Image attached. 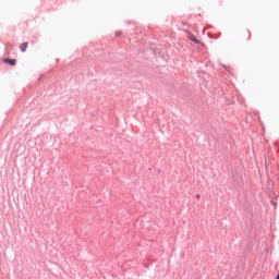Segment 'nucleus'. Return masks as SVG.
<instances>
[{
  "mask_svg": "<svg viewBox=\"0 0 279 279\" xmlns=\"http://www.w3.org/2000/svg\"><path fill=\"white\" fill-rule=\"evenodd\" d=\"M276 279H279V275H277Z\"/></svg>",
  "mask_w": 279,
  "mask_h": 279,
  "instance_id": "39448f33",
  "label": "nucleus"
},
{
  "mask_svg": "<svg viewBox=\"0 0 279 279\" xmlns=\"http://www.w3.org/2000/svg\"><path fill=\"white\" fill-rule=\"evenodd\" d=\"M20 49L23 52L27 51V43H23L22 45H20Z\"/></svg>",
  "mask_w": 279,
  "mask_h": 279,
  "instance_id": "7ed1b4c3",
  "label": "nucleus"
},
{
  "mask_svg": "<svg viewBox=\"0 0 279 279\" xmlns=\"http://www.w3.org/2000/svg\"><path fill=\"white\" fill-rule=\"evenodd\" d=\"M189 38L192 40V43H196V45H199V40L197 39V37H195V35H191Z\"/></svg>",
  "mask_w": 279,
  "mask_h": 279,
  "instance_id": "f03ea898",
  "label": "nucleus"
},
{
  "mask_svg": "<svg viewBox=\"0 0 279 279\" xmlns=\"http://www.w3.org/2000/svg\"><path fill=\"white\" fill-rule=\"evenodd\" d=\"M116 36H121V33H119V32H116Z\"/></svg>",
  "mask_w": 279,
  "mask_h": 279,
  "instance_id": "20e7f679",
  "label": "nucleus"
},
{
  "mask_svg": "<svg viewBox=\"0 0 279 279\" xmlns=\"http://www.w3.org/2000/svg\"><path fill=\"white\" fill-rule=\"evenodd\" d=\"M4 62H7L8 64H11V66H15L16 65V60L7 59V60H4Z\"/></svg>",
  "mask_w": 279,
  "mask_h": 279,
  "instance_id": "f257e3e1",
  "label": "nucleus"
}]
</instances>
